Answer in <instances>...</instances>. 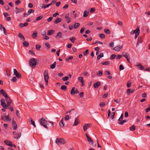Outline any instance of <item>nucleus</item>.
Returning a JSON list of instances; mask_svg holds the SVG:
<instances>
[{
	"label": "nucleus",
	"instance_id": "1",
	"mask_svg": "<svg viewBox=\"0 0 150 150\" xmlns=\"http://www.w3.org/2000/svg\"><path fill=\"white\" fill-rule=\"evenodd\" d=\"M43 75L44 76V79L45 82V85H47L48 82V80L49 79L47 70H45L44 71Z\"/></svg>",
	"mask_w": 150,
	"mask_h": 150
},
{
	"label": "nucleus",
	"instance_id": "2",
	"mask_svg": "<svg viewBox=\"0 0 150 150\" xmlns=\"http://www.w3.org/2000/svg\"><path fill=\"white\" fill-rule=\"evenodd\" d=\"M86 135L87 137V141L89 144L92 145L93 147H95L96 146V144H94V141L91 139L89 137L88 134L86 133Z\"/></svg>",
	"mask_w": 150,
	"mask_h": 150
},
{
	"label": "nucleus",
	"instance_id": "3",
	"mask_svg": "<svg viewBox=\"0 0 150 150\" xmlns=\"http://www.w3.org/2000/svg\"><path fill=\"white\" fill-rule=\"evenodd\" d=\"M37 64L35 58H32L29 61V65L32 67H35Z\"/></svg>",
	"mask_w": 150,
	"mask_h": 150
},
{
	"label": "nucleus",
	"instance_id": "4",
	"mask_svg": "<svg viewBox=\"0 0 150 150\" xmlns=\"http://www.w3.org/2000/svg\"><path fill=\"white\" fill-rule=\"evenodd\" d=\"M65 143V141L63 138H57L55 141V143L57 145L60 144H64Z\"/></svg>",
	"mask_w": 150,
	"mask_h": 150
},
{
	"label": "nucleus",
	"instance_id": "5",
	"mask_svg": "<svg viewBox=\"0 0 150 150\" xmlns=\"http://www.w3.org/2000/svg\"><path fill=\"white\" fill-rule=\"evenodd\" d=\"M1 119L4 121H10L11 119L8 117V115H7L6 113L4 114V116H2Z\"/></svg>",
	"mask_w": 150,
	"mask_h": 150
},
{
	"label": "nucleus",
	"instance_id": "6",
	"mask_svg": "<svg viewBox=\"0 0 150 150\" xmlns=\"http://www.w3.org/2000/svg\"><path fill=\"white\" fill-rule=\"evenodd\" d=\"M13 72L14 75H15L16 77L18 79L21 78V74L18 72L16 69H13Z\"/></svg>",
	"mask_w": 150,
	"mask_h": 150
},
{
	"label": "nucleus",
	"instance_id": "7",
	"mask_svg": "<svg viewBox=\"0 0 150 150\" xmlns=\"http://www.w3.org/2000/svg\"><path fill=\"white\" fill-rule=\"evenodd\" d=\"M6 107L10 105L12 102V100L10 98V97H8L6 98Z\"/></svg>",
	"mask_w": 150,
	"mask_h": 150
},
{
	"label": "nucleus",
	"instance_id": "8",
	"mask_svg": "<svg viewBox=\"0 0 150 150\" xmlns=\"http://www.w3.org/2000/svg\"><path fill=\"white\" fill-rule=\"evenodd\" d=\"M24 10V8H18L16 7L15 8V12L17 14L23 12Z\"/></svg>",
	"mask_w": 150,
	"mask_h": 150
},
{
	"label": "nucleus",
	"instance_id": "9",
	"mask_svg": "<svg viewBox=\"0 0 150 150\" xmlns=\"http://www.w3.org/2000/svg\"><path fill=\"white\" fill-rule=\"evenodd\" d=\"M13 134L14 135V137L17 139L20 138L21 135V133H19L18 134L16 132H13Z\"/></svg>",
	"mask_w": 150,
	"mask_h": 150
},
{
	"label": "nucleus",
	"instance_id": "10",
	"mask_svg": "<svg viewBox=\"0 0 150 150\" xmlns=\"http://www.w3.org/2000/svg\"><path fill=\"white\" fill-rule=\"evenodd\" d=\"M39 121L40 122V124L42 125L46 124L47 121L46 120L45 118L42 117L39 119Z\"/></svg>",
	"mask_w": 150,
	"mask_h": 150
},
{
	"label": "nucleus",
	"instance_id": "11",
	"mask_svg": "<svg viewBox=\"0 0 150 150\" xmlns=\"http://www.w3.org/2000/svg\"><path fill=\"white\" fill-rule=\"evenodd\" d=\"M4 142L6 145L11 147H13V144H12V142L11 141L8 140H5L4 141Z\"/></svg>",
	"mask_w": 150,
	"mask_h": 150
},
{
	"label": "nucleus",
	"instance_id": "12",
	"mask_svg": "<svg viewBox=\"0 0 150 150\" xmlns=\"http://www.w3.org/2000/svg\"><path fill=\"white\" fill-rule=\"evenodd\" d=\"M1 104L2 106L4 108L7 109L6 105L5 103V99L4 98L1 99Z\"/></svg>",
	"mask_w": 150,
	"mask_h": 150
},
{
	"label": "nucleus",
	"instance_id": "13",
	"mask_svg": "<svg viewBox=\"0 0 150 150\" xmlns=\"http://www.w3.org/2000/svg\"><path fill=\"white\" fill-rule=\"evenodd\" d=\"M91 125L90 124H85L83 127V130L84 131H86L87 129L90 127Z\"/></svg>",
	"mask_w": 150,
	"mask_h": 150
},
{
	"label": "nucleus",
	"instance_id": "14",
	"mask_svg": "<svg viewBox=\"0 0 150 150\" xmlns=\"http://www.w3.org/2000/svg\"><path fill=\"white\" fill-rule=\"evenodd\" d=\"M12 127L13 128V130H16L17 129V124L15 120L13 119L12 121Z\"/></svg>",
	"mask_w": 150,
	"mask_h": 150
},
{
	"label": "nucleus",
	"instance_id": "15",
	"mask_svg": "<svg viewBox=\"0 0 150 150\" xmlns=\"http://www.w3.org/2000/svg\"><path fill=\"white\" fill-rule=\"evenodd\" d=\"M143 42L142 38L141 37H139L138 38V41L136 44V47L139 45L140 43H142Z\"/></svg>",
	"mask_w": 150,
	"mask_h": 150
},
{
	"label": "nucleus",
	"instance_id": "16",
	"mask_svg": "<svg viewBox=\"0 0 150 150\" xmlns=\"http://www.w3.org/2000/svg\"><path fill=\"white\" fill-rule=\"evenodd\" d=\"M0 93L2 94V95L6 98L8 96L7 95L6 93L3 89H1L0 91Z\"/></svg>",
	"mask_w": 150,
	"mask_h": 150
},
{
	"label": "nucleus",
	"instance_id": "17",
	"mask_svg": "<svg viewBox=\"0 0 150 150\" xmlns=\"http://www.w3.org/2000/svg\"><path fill=\"white\" fill-rule=\"evenodd\" d=\"M122 46L119 45L117 46H116L115 48H114L113 50L115 51H118L121 48H122Z\"/></svg>",
	"mask_w": 150,
	"mask_h": 150
},
{
	"label": "nucleus",
	"instance_id": "18",
	"mask_svg": "<svg viewBox=\"0 0 150 150\" xmlns=\"http://www.w3.org/2000/svg\"><path fill=\"white\" fill-rule=\"evenodd\" d=\"M83 78L82 77L80 76L78 77V79L79 82L82 83V86H84V81L83 80Z\"/></svg>",
	"mask_w": 150,
	"mask_h": 150
},
{
	"label": "nucleus",
	"instance_id": "19",
	"mask_svg": "<svg viewBox=\"0 0 150 150\" xmlns=\"http://www.w3.org/2000/svg\"><path fill=\"white\" fill-rule=\"evenodd\" d=\"M137 32H136V33H135V39H136L137 38L138 36L139 35V34L140 30H139V26L137 27Z\"/></svg>",
	"mask_w": 150,
	"mask_h": 150
},
{
	"label": "nucleus",
	"instance_id": "20",
	"mask_svg": "<svg viewBox=\"0 0 150 150\" xmlns=\"http://www.w3.org/2000/svg\"><path fill=\"white\" fill-rule=\"evenodd\" d=\"M59 125L60 127H63L64 126L65 124L64 122L63 118H62L61 119V120L60 121V122L59 123Z\"/></svg>",
	"mask_w": 150,
	"mask_h": 150
},
{
	"label": "nucleus",
	"instance_id": "21",
	"mask_svg": "<svg viewBox=\"0 0 150 150\" xmlns=\"http://www.w3.org/2000/svg\"><path fill=\"white\" fill-rule=\"evenodd\" d=\"M100 85V83L99 81L93 84V86L95 88H97Z\"/></svg>",
	"mask_w": 150,
	"mask_h": 150
},
{
	"label": "nucleus",
	"instance_id": "22",
	"mask_svg": "<svg viewBox=\"0 0 150 150\" xmlns=\"http://www.w3.org/2000/svg\"><path fill=\"white\" fill-rule=\"evenodd\" d=\"M18 37L20 38L21 40H22L23 41H25V38L24 37L22 33H19L18 35Z\"/></svg>",
	"mask_w": 150,
	"mask_h": 150
},
{
	"label": "nucleus",
	"instance_id": "23",
	"mask_svg": "<svg viewBox=\"0 0 150 150\" xmlns=\"http://www.w3.org/2000/svg\"><path fill=\"white\" fill-rule=\"evenodd\" d=\"M56 38H62V32H58L56 36Z\"/></svg>",
	"mask_w": 150,
	"mask_h": 150
},
{
	"label": "nucleus",
	"instance_id": "24",
	"mask_svg": "<svg viewBox=\"0 0 150 150\" xmlns=\"http://www.w3.org/2000/svg\"><path fill=\"white\" fill-rule=\"evenodd\" d=\"M61 21V19L57 17L56 18L55 20L54 21V23L55 24H57L58 23L60 22Z\"/></svg>",
	"mask_w": 150,
	"mask_h": 150
},
{
	"label": "nucleus",
	"instance_id": "25",
	"mask_svg": "<svg viewBox=\"0 0 150 150\" xmlns=\"http://www.w3.org/2000/svg\"><path fill=\"white\" fill-rule=\"evenodd\" d=\"M75 87H73L71 89L70 93L72 96H73L75 94H76V93H75Z\"/></svg>",
	"mask_w": 150,
	"mask_h": 150
},
{
	"label": "nucleus",
	"instance_id": "26",
	"mask_svg": "<svg viewBox=\"0 0 150 150\" xmlns=\"http://www.w3.org/2000/svg\"><path fill=\"white\" fill-rule=\"evenodd\" d=\"M28 24V23L27 22H25L24 24L21 23L19 24V26L21 28L23 27L24 26H27Z\"/></svg>",
	"mask_w": 150,
	"mask_h": 150
},
{
	"label": "nucleus",
	"instance_id": "27",
	"mask_svg": "<svg viewBox=\"0 0 150 150\" xmlns=\"http://www.w3.org/2000/svg\"><path fill=\"white\" fill-rule=\"evenodd\" d=\"M54 33V30H48L47 33L48 35H51L53 34Z\"/></svg>",
	"mask_w": 150,
	"mask_h": 150
},
{
	"label": "nucleus",
	"instance_id": "28",
	"mask_svg": "<svg viewBox=\"0 0 150 150\" xmlns=\"http://www.w3.org/2000/svg\"><path fill=\"white\" fill-rule=\"evenodd\" d=\"M79 124V122L78 121V118L76 117L75 120V122L73 125V126H76L78 125Z\"/></svg>",
	"mask_w": 150,
	"mask_h": 150
},
{
	"label": "nucleus",
	"instance_id": "29",
	"mask_svg": "<svg viewBox=\"0 0 150 150\" xmlns=\"http://www.w3.org/2000/svg\"><path fill=\"white\" fill-rule=\"evenodd\" d=\"M29 120L30 121V124L31 125H33L34 127H36V125H35V122L34 121L32 120V119L30 118L29 119Z\"/></svg>",
	"mask_w": 150,
	"mask_h": 150
},
{
	"label": "nucleus",
	"instance_id": "30",
	"mask_svg": "<svg viewBox=\"0 0 150 150\" xmlns=\"http://www.w3.org/2000/svg\"><path fill=\"white\" fill-rule=\"evenodd\" d=\"M24 42L23 43V45L26 47H27L29 46V43L28 42L26 41H24Z\"/></svg>",
	"mask_w": 150,
	"mask_h": 150
},
{
	"label": "nucleus",
	"instance_id": "31",
	"mask_svg": "<svg viewBox=\"0 0 150 150\" xmlns=\"http://www.w3.org/2000/svg\"><path fill=\"white\" fill-rule=\"evenodd\" d=\"M128 121V120H123L121 122H119L118 123L120 125H123L126 122Z\"/></svg>",
	"mask_w": 150,
	"mask_h": 150
},
{
	"label": "nucleus",
	"instance_id": "32",
	"mask_svg": "<svg viewBox=\"0 0 150 150\" xmlns=\"http://www.w3.org/2000/svg\"><path fill=\"white\" fill-rule=\"evenodd\" d=\"M56 65V62H54L52 64H51L50 66V67L52 69H54Z\"/></svg>",
	"mask_w": 150,
	"mask_h": 150
},
{
	"label": "nucleus",
	"instance_id": "33",
	"mask_svg": "<svg viewBox=\"0 0 150 150\" xmlns=\"http://www.w3.org/2000/svg\"><path fill=\"white\" fill-rule=\"evenodd\" d=\"M37 32H34L33 34H32V36L33 38H35L37 37Z\"/></svg>",
	"mask_w": 150,
	"mask_h": 150
},
{
	"label": "nucleus",
	"instance_id": "34",
	"mask_svg": "<svg viewBox=\"0 0 150 150\" xmlns=\"http://www.w3.org/2000/svg\"><path fill=\"white\" fill-rule=\"evenodd\" d=\"M88 12H87L86 11H85L83 12V16L86 17L88 16Z\"/></svg>",
	"mask_w": 150,
	"mask_h": 150
},
{
	"label": "nucleus",
	"instance_id": "35",
	"mask_svg": "<svg viewBox=\"0 0 150 150\" xmlns=\"http://www.w3.org/2000/svg\"><path fill=\"white\" fill-rule=\"evenodd\" d=\"M80 26V24L78 23H76L74 25V28H78Z\"/></svg>",
	"mask_w": 150,
	"mask_h": 150
},
{
	"label": "nucleus",
	"instance_id": "36",
	"mask_svg": "<svg viewBox=\"0 0 150 150\" xmlns=\"http://www.w3.org/2000/svg\"><path fill=\"white\" fill-rule=\"evenodd\" d=\"M69 39L72 42L74 43V42L75 40H76V38L74 37H72L70 38Z\"/></svg>",
	"mask_w": 150,
	"mask_h": 150
},
{
	"label": "nucleus",
	"instance_id": "37",
	"mask_svg": "<svg viewBox=\"0 0 150 150\" xmlns=\"http://www.w3.org/2000/svg\"><path fill=\"white\" fill-rule=\"evenodd\" d=\"M136 127L134 125H132V126L131 127H130L129 128L130 130L131 131H134Z\"/></svg>",
	"mask_w": 150,
	"mask_h": 150
},
{
	"label": "nucleus",
	"instance_id": "38",
	"mask_svg": "<svg viewBox=\"0 0 150 150\" xmlns=\"http://www.w3.org/2000/svg\"><path fill=\"white\" fill-rule=\"evenodd\" d=\"M104 56L103 54L102 53H101L98 56L97 58L98 60L100 59L101 57H103Z\"/></svg>",
	"mask_w": 150,
	"mask_h": 150
},
{
	"label": "nucleus",
	"instance_id": "39",
	"mask_svg": "<svg viewBox=\"0 0 150 150\" xmlns=\"http://www.w3.org/2000/svg\"><path fill=\"white\" fill-rule=\"evenodd\" d=\"M34 12V10L32 9H30L28 11V15H29L31 13H33Z\"/></svg>",
	"mask_w": 150,
	"mask_h": 150
},
{
	"label": "nucleus",
	"instance_id": "40",
	"mask_svg": "<svg viewBox=\"0 0 150 150\" xmlns=\"http://www.w3.org/2000/svg\"><path fill=\"white\" fill-rule=\"evenodd\" d=\"M101 64L103 65H108L109 64H110V62L109 61H107L105 62H103L101 63Z\"/></svg>",
	"mask_w": 150,
	"mask_h": 150
},
{
	"label": "nucleus",
	"instance_id": "41",
	"mask_svg": "<svg viewBox=\"0 0 150 150\" xmlns=\"http://www.w3.org/2000/svg\"><path fill=\"white\" fill-rule=\"evenodd\" d=\"M43 16H40L38 17L35 20V21H38L41 19L43 18Z\"/></svg>",
	"mask_w": 150,
	"mask_h": 150
},
{
	"label": "nucleus",
	"instance_id": "42",
	"mask_svg": "<svg viewBox=\"0 0 150 150\" xmlns=\"http://www.w3.org/2000/svg\"><path fill=\"white\" fill-rule=\"evenodd\" d=\"M137 66L139 67V68L140 70H142L144 69V67L142 66L141 64H139L138 65H137Z\"/></svg>",
	"mask_w": 150,
	"mask_h": 150
},
{
	"label": "nucleus",
	"instance_id": "43",
	"mask_svg": "<svg viewBox=\"0 0 150 150\" xmlns=\"http://www.w3.org/2000/svg\"><path fill=\"white\" fill-rule=\"evenodd\" d=\"M88 50H87L85 51L84 52H83V54L84 56H86L89 54V52H88Z\"/></svg>",
	"mask_w": 150,
	"mask_h": 150
},
{
	"label": "nucleus",
	"instance_id": "44",
	"mask_svg": "<svg viewBox=\"0 0 150 150\" xmlns=\"http://www.w3.org/2000/svg\"><path fill=\"white\" fill-rule=\"evenodd\" d=\"M61 89L64 91H66L67 89V86L65 85H62L61 86Z\"/></svg>",
	"mask_w": 150,
	"mask_h": 150
},
{
	"label": "nucleus",
	"instance_id": "45",
	"mask_svg": "<svg viewBox=\"0 0 150 150\" xmlns=\"http://www.w3.org/2000/svg\"><path fill=\"white\" fill-rule=\"evenodd\" d=\"M99 35L101 39H104L105 38V35L103 34H99Z\"/></svg>",
	"mask_w": 150,
	"mask_h": 150
},
{
	"label": "nucleus",
	"instance_id": "46",
	"mask_svg": "<svg viewBox=\"0 0 150 150\" xmlns=\"http://www.w3.org/2000/svg\"><path fill=\"white\" fill-rule=\"evenodd\" d=\"M103 74V71H100L97 72V75L100 76H101Z\"/></svg>",
	"mask_w": 150,
	"mask_h": 150
},
{
	"label": "nucleus",
	"instance_id": "47",
	"mask_svg": "<svg viewBox=\"0 0 150 150\" xmlns=\"http://www.w3.org/2000/svg\"><path fill=\"white\" fill-rule=\"evenodd\" d=\"M83 74L85 76H88L89 75V74H88V73L86 71H84L83 72Z\"/></svg>",
	"mask_w": 150,
	"mask_h": 150
},
{
	"label": "nucleus",
	"instance_id": "48",
	"mask_svg": "<svg viewBox=\"0 0 150 150\" xmlns=\"http://www.w3.org/2000/svg\"><path fill=\"white\" fill-rule=\"evenodd\" d=\"M16 77H13L12 79H11V81L13 82H15L17 81V78Z\"/></svg>",
	"mask_w": 150,
	"mask_h": 150
},
{
	"label": "nucleus",
	"instance_id": "49",
	"mask_svg": "<svg viewBox=\"0 0 150 150\" xmlns=\"http://www.w3.org/2000/svg\"><path fill=\"white\" fill-rule=\"evenodd\" d=\"M69 78V77L68 76H65V77H63L62 78V79L64 81H66L68 80Z\"/></svg>",
	"mask_w": 150,
	"mask_h": 150
},
{
	"label": "nucleus",
	"instance_id": "50",
	"mask_svg": "<svg viewBox=\"0 0 150 150\" xmlns=\"http://www.w3.org/2000/svg\"><path fill=\"white\" fill-rule=\"evenodd\" d=\"M16 115L18 118H20V114H19V112L18 110H16Z\"/></svg>",
	"mask_w": 150,
	"mask_h": 150
},
{
	"label": "nucleus",
	"instance_id": "51",
	"mask_svg": "<svg viewBox=\"0 0 150 150\" xmlns=\"http://www.w3.org/2000/svg\"><path fill=\"white\" fill-rule=\"evenodd\" d=\"M104 32L107 34H109L110 33V31L109 29H105Z\"/></svg>",
	"mask_w": 150,
	"mask_h": 150
},
{
	"label": "nucleus",
	"instance_id": "52",
	"mask_svg": "<svg viewBox=\"0 0 150 150\" xmlns=\"http://www.w3.org/2000/svg\"><path fill=\"white\" fill-rule=\"evenodd\" d=\"M69 119V116L68 115H66L64 117V119L65 120H67Z\"/></svg>",
	"mask_w": 150,
	"mask_h": 150
},
{
	"label": "nucleus",
	"instance_id": "53",
	"mask_svg": "<svg viewBox=\"0 0 150 150\" xmlns=\"http://www.w3.org/2000/svg\"><path fill=\"white\" fill-rule=\"evenodd\" d=\"M116 57V55L115 54H112L111 55L110 59H113L114 58H115V57Z\"/></svg>",
	"mask_w": 150,
	"mask_h": 150
},
{
	"label": "nucleus",
	"instance_id": "54",
	"mask_svg": "<svg viewBox=\"0 0 150 150\" xmlns=\"http://www.w3.org/2000/svg\"><path fill=\"white\" fill-rule=\"evenodd\" d=\"M123 114H122L120 117L119 119L118 120L119 121H122L123 118Z\"/></svg>",
	"mask_w": 150,
	"mask_h": 150
},
{
	"label": "nucleus",
	"instance_id": "55",
	"mask_svg": "<svg viewBox=\"0 0 150 150\" xmlns=\"http://www.w3.org/2000/svg\"><path fill=\"white\" fill-rule=\"evenodd\" d=\"M114 101L117 103H119L120 101V100L118 99H115L114 100Z\"/></svg>",
	"mask_w": 150,
	"mask_h": 150
},
{
	"label": "nucleus",
	"instance_id": "56",
	"mask_svg": "<svg viewBox=\"0 0 150 150\" xmlns=\"http://www.w3.org/2000/svg\"><path fill=\"white\" fill-rule=\"evenodd\" d=\"M117 24L118 25H120L121 26H122L123 25V23H122V21H118Z\"/></svg>",
	"mask_w": 150,
	"mask_h": 150
},
{
	"label": "nucleus",
	"instance_id": "57",
	"mask_svg": "<svg viewBox=\"0 0 150 150\" xmlns=\"http://www.w3.org/2000/svg\"><path fill=\"white\" fill-rule=\"evenodd\" d=\"M85 29V27H83L82 28L80 31V33L81 34L82 33H83V32H84Z\"/></svg>",
	"mask_w": 150,
	"mask_h": 150
},
{
	"label": "nucleus",
	"instance_id": "58",
	"mask_svg": "<svg viewBox=\"0 0 150 150\" xmlns=\"http://www.w3.org/2000/svg\"><path fill=\"white\" fill-rule=\"evenodd\" d=\"M131 92V89L129 88H128L127 89V93L128 95H129L130 94Z\"/></svg>",
	"mask_w": 150,
	"mask_h": 150
},
{
	"label": "nucleus",
	"instance_id": "59",
	"mask_svg": "<svg viewBox=\"0 0 150 150\" xmlns=\"http://www.w3.org/2000/svg\"><path fill=\"white\" fill-rule=\"evenodd\" d=\"M115 114V112H113L112 113L111 116V118L112 119H113L114 118Z\"/></svg>",
	"mask_w": 150,
	"mask_h": 150
},
{
	"label": "nucleus",
	"instance_id": "60",
	"mask_svg": "<svg viewBox=\"0 0 150 150\" xmlns=\"http://www.w3.org/2000/svg\"><path fill=\"white\" fill-rule=\"evenodd\" d=\"M41 47V46L40 45H36V48L37 50H39Z\"/></svg>",
	"mask_w": 150,
	"mask_h": 150
},
{
	"label": "nucleus",
	"instance_id": "61",
	"mask_svg": "<svg viewBox=\"0 0 150 150\" xmlns=\"http://www.w3.org/2000/svg\"><path fill=\"white\" fill-rule=\"evenodd\" d=\"M124 69V67L122 65H120L119 67V69L120 70H123Z\"/></svg>",
	"mask_w": 150,
	"mask_h": 150
},
{
	"label": "nucleus",
	"instance_id": "62",
	"mask_svg": "<svg viewBox=\"0 0 150 150\" xmlns=\"http://www.w3.org/2000/svg\"><path fill=\"white\" fill-rule=\"evenodd\" d=\"M21 1L20 0H17L15 1V4L17 5H18L21 3Z\"/></svg>",
	"mask_w": 150,
	"mask_h": 150
},
{
	"label": "nucleus",
	"instance_id": "63",
	"mask_svg": "<svg viewBox=\"0 0 150 150\" xmlns=\"http://www.w3.org/2000/svg\"><path fill=\"white\" fill-rule=\"evenodd\" d=\"M52 19H53V17H51L47 19V21L48 22H50L52 20Z\"/></svg>",
	"mask_w": 150,
	"mask_h": 150
},
{
	"label": "nucleus",
	"instance_id": "64",
	"mask_svg": "<svg viewBox=\"0 0 150 150\" xmlns=\"http://www.w3.org/2000/svg\"><path fill=\"white\" fill-rule=\"evenodd\" d=\"M149 110H150V107L146 108L145 109V112L146 113L148 112Z\"/></svg>",
	"mask_w": 150,
	"mask_h": 150
}]
</instances>
